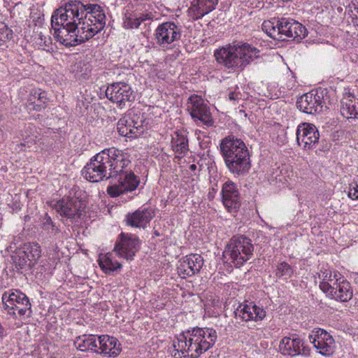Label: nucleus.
<instances>
[{
	"mask_svg": "<svg viewBox=\"0 0 358 358\" xmlns=\"http://www.w3.org/2000/svg\"><path fill=\"white\" fill-rule=\"evenodd\" d=\"M130 164L127 153L112 147L93 156L84 166L82 174L92 182L110 179L114 184L107 187V193L111 197H117L135 190L139 185L138 177L127 169Z\"/></svg>",
	"mask_w": 358,
	"mask_h": 358,
	"instance_id": "f257e3e1",
	"label": "nucleus"
},
{
	"mask_svg": "<svg viewBox=\"0 0 358 358\" xmlns=\"http://www.w3.org/2000/svg\"><path fill=\"white\" fill-rule=\"evenodd\" d=\"M217 338V332L213 328L189 329L180 334L177 341H174L173 356L177 358V355L181 353L183 356L180 358H198L214 345Z\"/></svg>",
	"mask_w": 358,
	"mask_h": 358,
	"instance_id": "f03ea898",
	"label": "nucleus"
},
{
	"mask_svg": "<svg viewBox=\"0 0 358 358\" xmlns=\"http://www.w3.org/2000/svg\"><path fill=\"white\" fill-rule=\"evenodd\" d=\"M220 152L228 171L235 176H243L251 168L250 155L244 141L228 135L220 143Z\"/></svg>",
	"mask_w": 358,
	"mask_h": 358,
	"instance_id": "7ed1b4c3",
	"label": "nucleus"
},
{
	"mask_svg": "<svg viewBox=\"0 0 358 358\" xmlns=\"http://www.w3.org/2000/svg\"><path fill=\"white\" fill-rule=\"evenodd\" d=\"M217 62L235 71H242L255 59L259 57V50L248 43L229 44L214 52Z\"/></svg>",
	"mask_w": 358,
	"mask_h": 358,
	"instance_id": "20e7f679",
	"label": "nucleus"
},
{
	"mask_svg": "<svg viewBox=\"0 0 358 358\" xmlns=\"http://www.w3.org/2000/svg\"><path fill=\"white\" fill-rule=\"evenodd\" d=\"M254 250L255 246L250 238L245 235H236L227 243L222 256L226 262L240 268L252 257Z\"/></svg>",
	"mask_w": 358,
	"mask_h": 358,
	"instance_id": "39448f33",
	"label": "nucleus"
},
{
	"mask_svg": "<svg viewBox=\"0 0 358 358\" xmlns=\"http://www.w3.org/2000/svg\"><path fill=\"white\" fill-rule=\"evenodd\" d=\"M86 6H84V0H70L54 11L51 17V26L60 27H80L83 20V14Z\"/></svg>",
	"mask_w": 358,
	"mask_h": 358,
	"instance_id": "423d86ee",
	"label": "nucleus"
},
{
	"mask_svg": "<svg viewBox=\"0 0 358 358\" xmlns=\"http://www.w3.org/2000/svg\"><path fill=\"white\" fill-rule=\"evenodd\" d=\"M86 6L81 21L83 30L87 34L90 38L103 29L106 26V15L102 8L95 3H90L84 0Z\"/></svg>",
	"mask_w": 358,
	"mask_h": 358,
	"instance_id": "0eeeda50",
	"label": "nucleus"
},
{
	"mask_svg": "<svg viewBox=\"0 0 358 358\" xmlns=\"http://www.w3.org/2000/svg\"><path fill=\"white\" fill-rule=\"evenodd\" d=\"M327 99L325 90H311L298 98L296 106L303 113L315 115L328 108Z\"/></svg>",
	"mask_w": 358,
	"mask_h": 358,
	"instance_id": "6e6552de",
	"label": "nucleus"
},
{
	"mask_svg": "<svg viewBox=\"0 0 358 358\" xmlns=\"http://www.w3.org/2000/svg\"><path fill=\"white\" fill-rule=\"evenodd\" d=\"M85 207L84 202L78 197H63L55 204V209L68 225L78 222Z\"/></svg>",
	"mask_w": 358,
	"mask_h": 358,
	"instance_id": "1a4fd4ad",
	"label": "nucleus"
},
{
	"mask_svg": "<svg viewBox=\"0 0 358 358\" xmlns=\"http://www.w3.org/2000/svg\"><path fill=\"white\" fill-rule=\"evenodd\" d=\"M55 30V38L61 44L69 48L76 46L90 39L82 27H52Z\"/></svg>",
	"mask_w": 358,
	"mask_h": 358,
	"instance_id": "9d476101",
	"label": "nucleus"
},
{
	"mask_svg": "<svg viewBox=\"0 0 358 358\" xmlns=\"http://www.w3.org/2000/svg\"><path fill=\"white\" fill-rule=\"evenodd\" d=\"M188 110L197 125H205L210 127L214 124V120L210 109L204 100L199 96L194 94L188 99Z\"/></svg>",
	"mask_w": 358,
	"mask_h": 358,
	"instance_id": "9b49d317",
	"label": "nucleus"
},
{
	"mask_svg": "<svg viewBox=\"0 0 358 358\" xmlns=\"http://www.w3.org/2000/svg\"><path fill=\"white\" fill-rule=\"evenodd\" d=\"M182 30L173 22H166L160 24L155 32L156 43L164 49H170L173 43L180 39Z\"/></svg>",
	"mask_w": 358,
	"mask_h": 358,
	"instance_id": "f8f14e48",
	"label": "nucleus"
},
{
	"mask_svg": "<svg viewBox=\"0 0 358 358\" xmlns=\"http://www.w3.org/2000/svg\"><path fill=\"white\" fill-rule=\"evenodd\" d=\"M141 241L132 234L122 232L117 237L113 251L116 255L127 261H132L139 250Z\"/></svg>",
	"mask_w": 358,
	"mask_h": 358,
	"instance_id": "ddd939ff",
	"label": "nucleus"
},
{
	"mask_svg": "<svg viewBox=\"0 0 358 358\" xmlns=\"http://www.w3.org/2000/svg\"><path fill=\"white\" fill-rule=\"evenodd\" d=\"M106 96L120 108H124L126 102H133L136 99L135 92L131 87L124 82L109 85L106 90Z\"/></svg>",
	"mask_w": 358,
	"mask_h": 358,
	"instance_id": "4468645a",
	"label": "nucleus"
},
{
	"mask_svg": "<svg viewBox=\"0 0 358 358\" xmlns=\"http://www.w3.org/2000/svg\"><path fill=\"white\" fill-rule=\"evenodd\" d=\"M234 316L244 322L253 321L259 322L266 316V311L262 306L257 305L253 301H244L239 303L234 310Z\"/></svg>",
	"mask_w": 358,
	"mask_h": 358,
	"instance_id": "2eb2a0df",
	"label": "nucleus"
},
{
	"mask_svg": "<svg viewBox=\"0 0 358 358\" xmlns=\"http://www.w3.org/2000/svg\"><path fill=\"white\" fill-rule=\"evenodd\" d=\"M278 349L284 356L294 357L297 355L304 357L310 355V348L305 345L302 339L295 335L283 337L280 341Z\"/></svg>",
	"mask_w": 358,
	"mask_h": 358,
	"instance_id": "dca6fc26",
	"label": "nucleus"
},
{
	"mask_svg": "<svg viewBox=\"0 0 358 358\" xmlns=\"http://www.w3.org/2000/svg\"><path fill=\"white\" fill-rule=\"evenodd\" d=\"M20 291L16 290L8 295L4 293L2 296V301L5 305L6 309L8 310V314L10 315L9 320L10 322L16 327H20L22 325L21 317L22 316V298L20 296Z\"/></svg>",
	"mask_w": 358,
	"mask_h": 358,
	"instance_id": "f3484780",
	"label": "nucleus"
},
{
	"mask_svg": "<svg viewBox=\"0 0 358 358\" xmlns=\"http://www.w3.org/2000/svg\"><path fill=\"white\" fill-rule=\"evenodd\" d=\"M309 339L321 355L329 356L334 353V339L326 330L320 328L315 329L312 334L309 335Z\"/></svg>",
	"mask_w": 358,
	"mask_h": 358,
	"instance_id": "a211bd4d",
	"label": "nucleus"
},
{
	"mask_svg": "<svg viewBox=\"0 0 358 358\" xmlns=\"http://www.w3.org/2000/svg\"><path fill=\"white\" fill-rule=\"evenodd\" d=\"M319 131L314 124L303 123L299 125L296 130V141L299 145L303 149L315 148L319 143Z\"/></svg>",
	"mask_w": 358,
	"mask_h": 358,
	"instance_id": "6ab92c4d",
	"label": "nucleus"
},
{
	"mask_svg": "<svg viewBox=\"0 0 358 358\" xmlns=\"http://www.w3.org/2000/svg\"><path fill=\"white\" fill-rule=\"evenodd\" d=\"M145 122V117H144V113L138 110V113H134L132 115V120L131 122H130L131 123H134V124H132V129H127L126 127V124H127V117H123L117 122V129L119 134L122 136L136 138L143 133Z\"/></svg>",
	"mask_w": 358,
	"mask_h": 358,
	"instance_id": "aec40b11",
	"label": "nucleus"
},
{
	"mask_svg": "<svg viewBox=\"0 0 358 358\" xmlns=\"http://www.w3.org/2000/svg\"><path fill=\"white\" fill-rule=\"evenodd\" d=\"M221 194L222 203L229 211H236L240 208V193L233 181L227 180L222 185Z\"/></svg>",
	"mask_w": 358,
	"mask_h": 358,
	"instance_id": "412c9836",
	"label": "nucleus"
},
{
	"mask_svg": "<svg viewBox=\"0 0 358 358\" xmlns=\"http://www.w3.org/2000/svg\"><path fill=\"white\" fill-rule=\"evenodd\" d=\"M33 19L30 22L34 24L32 32L31 30L27 31L28 36H30L31 43H35L39 48L45 49V47H48L52 44V39L50 36H45L43 32V17L41 13H36L33 16Z\"/></svg>",
	"mask_w": 358,
	"mask_h": 358,
	"instance_id": "4be33fe9",
	"label": "nucleus"
},
{
	"mask_svg": "<svg viewBox=\"0 0 358 358\" xmlns=\"http://www.w3.org/2000/svg\"><path fill=\"white\" fill-rule=\"evenodd\" d=\"M96 354L107 355L108 357H117L121 352V345L114 336L103 334L98 336Z\"/></svg>",
	"mask_w": 358,
	"mask_h": 358,
	"instance_id": "5701e85b",
	"label": "nucleus"
},
{
	"mask_svg": "<svg viewBox=\"0 0 358 358\" xmlns=\"http://www.w3.org/2000/svg\"><path fill=\"white\" fill-rule=\"evenodd\" d=\"M219 0H192L187 10L188 16L193 20L202 18L215 9Z\"/></svg>",
	"mask_w": 358,
	"mask_h": 358,
	"instance_id": "b1692460",
	"label": "nucleus"
},
{
	"mask_svg": "<svg viewBox=\"0 0 358 358\" xmlns=\"http://www.w3.org/2000/svg\"><path fill=\"white\" fill-rule=\"evenodd\" d=\"M154 217V212L150 208H139L132 213H128L125 217L127 225L144 228Z\"/></svg>",
	"mask_w": 358,
	"mask_h": 358,
	"instance_id": "393cba45",
	"label": "nucleus"
},
{
	"mask_svg": "<svg viewBox=\"0 0 358 358\" xmlns=\"http://www.w3.org/2000/svg\"><path fill=\"white\" fill-rule=\"evenodd\" d=\"M8 251L10 253V263L13 264V270L22 273V241L20 235L13 238Z\"/></svg>",
	"mask_w": 358,
	"mask_h": 358,
	"instance_id": "a878e982",
	"label": "nucleus"
},
{
	"mask_svg": "<svg viewBox=\"0 0 358 358\" xmlns=\"http://www.w3.org/2000/svg\"><path fill=\"white\" fill-rule=\"evenodd\" d=\"M97 341V335L83 334L76 337L73 345L80 351L96 353Z\"/></svg>",
	"mask_w": 358,
	"mask_h": 358,
	"instance_id": "bb28decb",
	"label": "nucleus"
},
{
	"mask_svg": "<svg viewBox=\"0 0 358 358\" xmlns=\"http://www.w3.org/2000/svg\"><path fill=\"white\" fill-rule=\"evenodd\" d=\"M341 103V113L343 117L348 119L358 117V99L355 96L351 94L345 95Z\"/></svg>",
	"mask_w": 358,
	"mask_h": 358,
	"instance_id": "cd10ccee",
	"label": "nucleus"
},
{
	"mask_svg": "<svg viewBox=\"0 0 358 358\" xmlns=\"http://www.w3.org/2000/svg\"><path fill=\"white\" fill-rule=\"evenodd\" d=\"M46 100L47 98L44 92H41L39 89H32L30 91L26 108L27 110L40 111L41 109L45 108Z\"/></svg>",
	"mask_w": 358,
	"mask_h": 358,
	"instance_id": "c85d7f7f",
	"label": "nucleus"
},
{
	"mask_svg": "<svg viewBox=\"0 0 358 358\" xmlns=\"http://www.w3.org/2000/svg\"><path fill=\"white\" fill-rule=\"evenodd\" d=\"M337 279L334 282V290L331 294V298L342 302H346L350 300L352 297V290L350 283L345 280H343L339 283L337 282Z\"/></svg>",
	"mask_w": 358,
	"mask_h": 358,
	"instance_id": "c756f323",
	"label": "nucleus"
},
{
	"mask_svg": "<svg viewBox=\"0 0 358 358\" xmlns=\"http://www.w3.org/2000/svg\"><path fill=\"white\" fill-rule=\"evenodd\" d=\"M98 262L101 270L106 274L120 271L122 268V264L113 258L111 253L100 255Z\"/></svg>",
	"mask_w": 358,
	"mask_h": 358,
	"instance_id": "7c9ffc66",
	"label": "nucleus"
},
{
	"mask_svg": "<svg viewBox=\"0 0 358 358\" xmlns=\"http://www.w3.org/2000/svg\"><path fill=\"white\" fill-rule=\"evenodd\" d=\"M308 34L307 29L301 23L292 19L289 24V29L286 35V40L291 38L297 43H300Z\"/></svg>",
	"mask_w": 358,
	"mask_h": 358,
	"instance_id": "2f4dec72",
	"label": "nucleus"
},
{
	"mask_svg": "<svg viewBox=\"0 0 358 358\" xmlns=\"http://www.w3.org/2000/svg\"><path fill=\"white\" fill-rule=\"evenodd\" d=\"M172 150L178 154L185 155L189 151L188 139L182 132L176 131L171 138Z\"/></svg>",
	"mask_w": 358,
	"mask_h": 358,
	"instance_id": "473e14b6",
	"label": "nucleus"
},
{
	"mask_svg": "<svg viewBox=\"0 0 358 358\" xmlns=\"http://www.w3.org/2000/svg\"><path fill=\"white\" fill-rule=\"evenodd\" d=\"M21 31L20 27L15 26L13 29H10L5 22L0 21V45L6 41H19Z\"/></svg>",
	"mask_w": 358,
	"mask_h": 358,
	"instance_id": "72a5a7b5",
	"label": "nucleus"
},
{
	"mask_svg": "<svg viewBox=\"0 0 358 358\" xmlns=\"http://www.w3.org/2000/svg\"><path fill=\"white\" fill-rule=\"evenodd\" d=\"M40 257L41 249L37 243H24V262H29V267L34 265Z\"/></svg>",
	"mask_w": 358,
	"mask_h": 358,
	"instance_id": "f704fd0d",
	"label": "nucleus"
},
{
	"mask_svg": "<svg viewBox=\"0 0 358 358\" xmlns=\"http://www.w3.org/2000/svg\"><path fill=\"white\" fill-rule=\"evenodd\" d=\"M292 22V18L289 17H278L277 20V33L278 38L277 41H285L286 35L288 31L289 24Z\"/></svg>",
	"mask_w": 358,
	"mask_h": 358,
	"instance_id": "c9c22d12",
	"label": "nucleus"
},
{
	"mask_svg": "<svg viewBox=\"0 0 358 358\" xmlns=\"http://www.w3.org/2000/svg\"><path fill=\"white\" fill-rule=\"evenodd\" d=\"M184 258L194 274L200 271L203 265V259L200 255L191 254Z\"/></svg>",
	"mask_w": 358,
	"mask_h": 358,
	"instance_id": "e433bc0d",
	"label": "nucleus"
},
{
	"mask_svg": "<svg viewBox=\"0 0 358 358\" xmlns=\"http://www.w3.org/2000/svg\"><path fill=\"white\" fill-rule=\"evenodd\" d=\"M277 20L278 17H273L271 20L264 21L262 25V30L274 40H277V38H278Z\"/></svg>",
	"mask_w": 358,
	"mask_h": 358,
	"instance_id": "4c0bfd02",
	"label": "nucleus"
},
{
	"mask_svg": "<svg viewBox=\"0 0 358 358\" xmlns=\"http://www.w3.org/2000/svg\"><path fill=\"white\" fill-rule=\"evenodd\" d=\"M294 270L292 266L285 262L278 264L275 271V275L278 278L288 279L293 275Z\"/></svg>",
	"mask_w": 358,
	"mask_h": 358,
	"instance_id": "58836bf2",
	"label": "nucleus"
},
{
	"mask_svg": "<svg viewBox=\"0 0 358 358\" xmlns=\"http://www.w3.org/2000/svg\"><path fill=\"white\" fill-rule=\"evenodd\" d=\"M22 0H10V13L13 18L15 20V22H20L22 20Z\"/></svg>",
	"mask_w": 358,
	"mask_h": 358,
	"instance_id": "ea45409f",
	"label": "nucleus"
},
{
	"mask_svg": "<svg viewBox=\"0 0 358 358\" xmlns=\"http://www.w3.org/2000/svg\"><path fill=\"white\" fill-rule=\"evenodd\" d=\"M139 27L137 14L126 13L124 17V27L126 29H137Z\"/></svg>",
	"mask_w": 358,
	"mask_h": 358,
	"instance_id": "a19ab883",
	"label": "nucleus"
},
{
	"mask_svg": "<svg viewBox=\"0 0 358 358\" xmlns=\"http://www.w3.org/2000/svg\"><path fill=\"white\" fill-rule=\"evenodd\" d=\"M179 275H182L183 278L185 276H192L193 275L194 271L189 267V264L185 261V258L182 262H180V265L178 267Z\"/></svg>",
	"mask_w": 358,
	"mask_h": 358,
	"instance_id": "79ce46f5",
	"label": "nucleus"
},
{
	"mask_svg": "<svg viewBox=\"0 0 358 358\" xmlns=\"http://www.w3.org/2000/svg\"><path fill=\"white\" fill-rule=\"evenodd\" d=\"M36 13H38V12L31 13L29 18L26 20L27 27H25L24 29V38L26 39L27 41L29 43H31V40H30V36H28V35H27L28 34H27V31L29 30H31V31L32 32L34 27V24L33 22H30V20H31L34 18L33 16Z\"/></svg>",
	"mask_w": 358,
	"mask_h": 358,
	"instance_id": "37998d69",
	"label": "nucleus"
},
{
	"mask_svg": "<svg viewBox=\"0 0 358 358\" xmlns=\"http://www.w3.org/2000/svg\"><path fill=\"white\" fill-rule=\"evenodd\" d=\"M286 168L285 166H282L281 168L278 167L275 169L272 174H271V178L272 180H277L280 182H284V180H287L285 177L282 176V171H285Z\"/></svg>",
	"mask_w": 358,
	"mask_h": 358,
	"instance_id": "c03bdc74",
	"label": "nucleus"
},
{
	"mask_svg": "<svg viewBox=\"0 0 358 358\" xmlns=\"http://www.w3.org/2000/svg\"><path fill=\"white\" fill-rule=\"evenodd\" d=\"M334 282L331 284L330 282L327 281L322 280L320 283V288L322 290L323 292L327 294L331 297V294H333L334 290Z\"/></svg>",
	"mask_w": 358,
	"mask_h": 358,
	"instance_id": "a18cd8bd",
	"label": "nucleus"
},
{
	"mask_svg": "<svg viewBox=\"0 0 358 358\" xmlns=\"http://www.w3.org/2000/svg\"><path fill=\"white\" fill-rule=\"evenodd\" d=\"M348 197L355 200H358V182L355 181L350 184L348 190Z\"/></svg>",
	"mask_w": 358,
	"mask_h": 358,
	"instance_id": "49530a36",
	"label": "nucleus"
},
{
	"mask_svg": "<svg viewBox=\"0 0 358 358\" xmlns=\"http://www.w3.org/2000/svg\"><path fill=\"white\" fill-rule=\"evenodd\" d=\"M13 212H19L21 210L20 196L15 194L13 199L12 203L10 205Z\"/></svg>",
	"mask_w": 358,
	"mask_h": 358,
	"instance_id": "de8ad7c7",
	"label": "nucleus"
},
{
	"mask_svg": "<svg viewBox=\"0 0 358 358\" xmlns=\"http://www.w3.org/2000/svg\"><path fill=\"white\" fill-rule=\"evenodd\" d=\"M321 278V277L320 276ZM322 279L324 281H327L329 282H332L333 281L335 282L336 278V273H334L333 275L331 272L329 271L326 270L324 271L322 274Z\"/></svg>",
	"mask_w": 358,
	"mask_h": 358,
	"instance_id": "09e8293b",
	"label": "nucleus"
},
{
	"mask_svg": "<svg viewBox=\"0 0 358 358\" xmlns=\"http://www.w3.org/2000/svg\"><path fill=\"white\" fill-rule=\"evenodd\" d=\"M24 309H28V313H27V310H24V315L27 314V317H30L31 314V303L29 302V298L24 294Z\"/></svg>",
	"mask_w": 358,
	"mask_h": 358,
	"instance_id": "8fccbe9b",
	"label": "nucleus"
},
{
	"mask_svg": "<svg viewBox=\"0 0 358 358\" xmlns=\"http://www.w3.org/2000/svg\"><path fill=\"white\" fill-rule=\"evenodd\" d=\"M138 21H139V26L141 24L147 20L152 19L151 14H140L139 15H137Z\"/></svg>",
	"mask_w": 358,
	"mask_h": 358,
	"instance_id": "3c124183",
	"label": "nucleus"
},
{
	"mask_svg": "<svg viewBox=\"0 0 358 358\" xmlns=\"http://www.w3.org/2000/svg\"><path fill=\"white\" fill-rule=\"evenodd\" d=\"M138 21H139V26L141 24L147 20L152 19L151 14H140L139 15H137Z\"/></svg>",
	"mask_w": 358,
	"mask_h": 358,
	"instance_id": "603ef678",
	"label": "nucleus"
},
{
	"mask_svg": "<svg viewBox=\"0 0 358 358\" xmlns=\"http://www.w3.org/2000/svg\"><path fill=\"white\" fill-rule=\"evenodd\" d=\"M241 97V94L240 92H230L229 94V99L231 101H238Z\"/></svg>",
	"mask_w": 358,
	"mask_h": 358,
	"instance_id": "864d4df0",
	"label": "nucleus"
},
{
	"mask_svg": "<svg viewBox=\"0 0 358 358\" xmlns=\"http://www.w3.org/2000/svg\"><path fill=\"white\" fill-rule=\"evenodd\" d=\"M134 113H138V110L137 111H131V112H129L127 115L126 117H127V124H126V127L127 128V129L129 130L130 128V126H131V124H134V123H131L129 122H131V120H132V115L134 114Z\"/></svg>",
	"mask_w": 358,
	"mask_h": 358,
	"instance_id": "5fc2aeb1",
	"label": "nucleus"
},
{
	"mask_svg": "<svg viewBox=\"0 0 358 358\" xmlns=\"http://www.w3.org/2000/svg\"><path fill=\"white\" fill-rule=\"evenodd\" d=\"M36 138V135L34 134H32L31 136H28L27 137H26V139L24 138L23 146L25 147L26 143L29 144V143L35 142Z\"/></svg>",
	"mask_w": 358,
	"mask_h": 358,
	"instance_id": "6e6d98bb",
	"label": "nucleus"
},
{
	"mask_svg": "<svg viewBox=\"0 0 358 358\" xmlns=\"http://www.w3.org/2000/svg\"><path fill=\"white\" fill-rule=\"evenodd\" d=\"M351 3L355 10H358V0H352Z\"/></svg>",
	"mask_w": 358,
	"mask_h": 358,
	"instance_id": "4d7b16f0",
	"label": "nucleus"
},
{
	"mask_svg": "<svg viewBox=\"0 0 358 358\" xmlns=\"http://www.w3.org/2000/svg\"><path fill=\"white\" fill-rule=\"evenodd\" d=\"M189 170L192 171H194L196 169V165L194 164H192L189 167Z\"/></svg>",
	"mask_w": 358,
	"mask_h": 358,
	"instance_id": "13d9d810",
	"label": "nucleus"
},
{
	"mask_svg": "<svg viewBox=\"0 0 358 358\" xmlns=\"http://www.w3.org/2000/svg\"><path fill=\"white\" fill-rule=\"evenodd\" d=\"M29 218H30L29 215H25V216H24V221L27 222L28 220H29Z\"/></svg>",
	"mask_w": 358,
	"mask_h": 358,
	"instance_id": "bf43d9fd",
	"label": "nucleus"
},
{
	"mask_svg": "<svg viewBox=\"0 0 358 358\" xmlns=\"http://www.w3.org/2000/svg\"><path fill=\"white\" fill-rule=\"evenodd\" d=\"M154 234H155V235L156 236H159V233L157 231H155Z\"/></svg>",
	"mask_w": 358,
	"mask_h": 358,
	"instance_id": "052dcab7",
	"label": "nucleus"
},
{
	"mask_svg": "<svg viewBox=\"0 0 358 358\" xmlns=\"http://www.w3.org/2000/svg\"><path fill=\"white\" fill-rule=\"evenodd\" d=\"M178 159H181L182 157V156H180V157H176Z\"/></svg>",
	"mask_w": 358,
	"mask_h": 358,
	"instance_id": "680f3d73",
	"label": "nucleus"
},
{
	"mask_svg": "<svg viewBox=\"0 0 358 358\" xmlns=\"http://www.w3.org/2000/svg\"><path fill=\"white\" fill-rule=\"evenodd\" d=\"M48 220H50V222H51V224H52V220H50V218H49Z\"/></svg>",
	"mask_w": 358,
	"mask_h": 358,
	"instance_id": "e2e57ef3",
	"label": "nucleus"
},
{
	"mask_svg": "<svg viewBox=\"0 0 358 358\" xmlns=\"http://www.w3.org/2000/svg\"><path fill=\"white\" fill-rule=\"evenodd\" d=\"M357 99H358V98H357Z\"/></svg>",
	"mask_w": 358,
	"mask_h": 358,
	"instance_id": "0e129e2a",
	"label": "nucleus"
}]
</instances>
